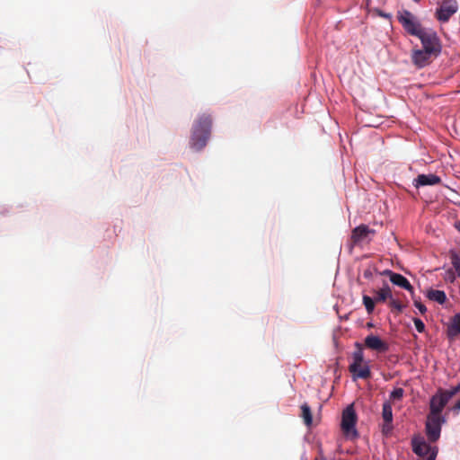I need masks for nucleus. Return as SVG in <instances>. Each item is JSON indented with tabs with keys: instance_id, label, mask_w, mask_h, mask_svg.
Instances as JSON below:
<instances>
[{
	"instance_id": "f257e3e1",
	"label": "nucleus",
	"mask_w": 460,
	"mask_h": 460,
	"mask_svg": "<svg viewBox=\"0 0 460 460\" xmlns=\"http://www.w3.org/2000/svg\"><path fill=\"white\" fill-rule=\"evenodd\" d=\"M212 118L209 114H201L194 121L190 146L196 151L202 150L210 137Z\"/></svg>"
},
{
	"instance_id": "f03ea898",
	"label": "nucleus",
	"mask_w": 460,
	"mask_h": 460,
	"mask_svg": "<svg viewBox=\"0 0 460 460\" xmlns=\"http://www.w3.org/2000/svg\"><path fill=\"white\" fill-rule=\"evenodd\" d=\"M398 22L407 34L419 38L426 30L418 18L408 10H401L396 14Z\"/></svg>"
},
{
	"instance_id": "7ed1b4c3",
	"label": "nucleus",
	"mask_w": 460,
	"mask_h": 460,
	"mask_svg": "<svg viewBox=\"0 0 460 460\" xmlns=\"http://www.w3.org/2000/svg\"><path fill=\"white\" fill-rule=\"evenodd\" d=\"M418 39L421 42L422 49L431 52L435 57L441 54V40L434 30L427 29Z\"/></svg>"
},
{
	"instance_id": "20e7f679",
	"label": "nucleus",
	"mask_w": 460,
	"mask_h": 460,
	"mask_svg": "<svg viewBox=\"0 0 460 460\" xmlns=\"http://www.w3.org/2000/svg\"><path fill=\"white\" fill-rule=\"evenodd\" d=\"M357 423V414L353 405H349L342 412L341 417V430L348 438H357L358 432L355 429Z\"/></svg>"
},
{
	"instance_id": "39448f33",
	"label": "nucleus",
	"mask_w": 460,
	"mask_h": 460,
	"mask_svg": "<svg viewBox=\"0 0 460 460\" xmlns=\"http://www.w3.org/2000/svg\"><path fill=\"white\" fill-rule=\"evenodd\" d=\"M445 422L442 416L428 415L426 421V435L429 442H436L441 432V426Z\"/></svg>"
},
{
	"instance_id": "423d86ee",
	"label": "nucleus",
	"mask_w": 460,
	"mask_h": 460,
	"mask_svg": "<svg viewBox=\"0 0 460 460\" xmlns=\"http://www.w3.org/2000/svg\"><path fill=\"white\" fill-rule=\"evenodd\" d=\"M376 231L367 225H360L352 230L350 240L353 245L368 243L375 235Z\"/></svg>"
},
{
	"instance_id": "0eeeda50",
	"label": "nucleus",
	"mask_w": 460,
	"mask_h": 460,
	"mask_svg": "<svg viewBox=\"0 0 460 460\" xmlns=\"http://www.w3.org/2000/svg\"><path fill=\"white\" fill-rule=\"evenodd\" d=\"M437 58L431 52L418 48L412 49L411 54L412 64L419 69L429 66Z\"/></svg>"
},
{
	"instance_id": "6e6552de",
	"label": "nucleus",
	"mask_w": 460,
	"mask_h": 460,
	"mask_svg": "<svg viewBox=\"0 0 460 460\" xmlns=\"http://www.w3.org/2000/svg\"><path fill=\"white\" fill-rule=\"evenodd\" d=\"M457 9L458 5L456 0H443L436 12V17L439 22H447L457 12Z\"/></svg>"
},
{
	"instance_id": "1a4fd4ad",
	"label": "nucleus",
	"mask_w": 460,
	"mask_h": 460,
	"mask_svg": "<svg viewBox=\"0 0 460 460\" xmlns=\"http://www.w3.org/2000/svg\"><path fill=\"white\" fill-rule=\"evenodd\" d=\"M448 402L447 399L444 396L442 393L438 390V392L434 394L429 402V415L433 416H441V411H443L444 407Z\"/></svg>"
},
{
	"instance_id": "9d476101",
	"label": "nucleus",
	"mask_w": 460,
	"mask_h": 460,
	"mask_svg": "<svg viewBox=\"0 0 460 460\" xmlns=\"http://www.w3.org/2000/svg\"><path fill=\"white\" fill-rule=\"evenodd\" d=\"M364 344L367 349L379 353L386 352L389 349V345L385 341L373 334L365 338Z\"/></svg>"
},
{
	"instance_id": "9b49d317",
	"label": "nucleus",
	"mask_w": 460,
	"mask_h": 460,
	"mask_svg": "<svg viewBox=\"0 0 460 460\" xmlns=\"http://www.w3.org/2000/svg\"><path fill=\"white\" fill-rule=\"evenodd\" d=\"M385 274L389 277V279L393 284L409 291L411 294V296H413V287L404 276L392 270H385Z\"/></svg>"
},
{
	"instance_id": "f8f14e48",
	"label": "nucleus",
	"mask_w": 460,
	"mask_h": 460,
	"mask_svg": "<svg viewBox=\"0 0 460 460\" xmlns=\"http://www.w3.org/2000/svg\"><path fill=\"white\" fill-rule=\"evenodd\" d=\"M412 451L419 456L424 457L431 454L435 447L428 445L423 438H413L411 440Z\"/></svg>"
},
{
	"instance_id": "ddd939ff",
	"label": "nucleus",
	"mask_w": 460,
	"mask_h": 460,
	"mask_svg": "<svg viewBox=\"0 0 460 460\" xmlns=\"http://www.w3.org/2000/svg\"><path fill=\"white\" fill-rule=\"evenodd\" d=\"M349 370L351 373L354 379H368L371 376V371L367 364H361L357 366L356 364H350Z\"/></svg>"
},
{
	"instance_id": "4468645a",
	"label": "nucleus",
	"mask_w": 460,
	"mask_h": 460,
	"mask_svg": "<svg viewBox=\"0 0 460 460\" xmlns=\"http://www.w3.org/2000/svg\"><path fill=\"white\" fill-rule=\"evenodd\" d=\"M447 337L454 340L460 334V314H456L451 317L447 329Z\"/></svg>"
},
{
	"instance_id": "2eb2a0df",
	"label": "nucleus",
	"mask_w": 460,
	"mask_h": 460,
	"mask_svg": "<svg viewBox=\"0 0 460 460\" xmlns=\"http://www.w3.org/2000/svg\"><path fill=\"white\" fill-rule=\"evenodd\" d=\"M415 187L437 185L441 182L440 177L436 174H420L415 180Z\"/></svg>"
},
{
	"instance_id": "dca6fc26",
	"label": "nucleus",
	"mask_w": 460,
	"mask_h": 460,
	"mask_svg": "<svg viewBox=\"0 0 460 460\" xmlns=\"http://www.w3.org/2000/svg\"><path fill=\"white\" fill-rule=\"evenodd\" d=\"M374 298L376 303L385 302L387 299L389 300L392 296V290L387 284H385L382 288L374 291Z\"/></svg>"
},
{
	"instance_id": "f3484780",
	"label": "nucleus",
	"mask_w": 460,
	"mask_h": 460,
	"mask_svg": "<svg viewBox=\"0 0 460 460\" xmlns=\"http://www.w3.org/2000/svg\"><path fill=\"white\" fill-rule=\"evenodd\" d=\"M428 297L430 300L436 301L440 305H443L447 301L446 293L442 290L430 289L428 291Z\"/></svg>"
},
{
	"instance_id": "a211bd4d",
	"label": "nucleus",
	"mask_w": 460,
	"mask_h": 460,
	"mask_svg": "<svg viewBox=\"0 0 460 460\" xmlns=\"http://www.w3.org/2000/svg\"><path fill=\"white\" fill-rule=\"evenodd\" d=\"M301 417L303 418L304 422L306 426H311L313 421V416L311 409L307 403H304L301 406Z\"/></svg>"
},
{
	"instance_id": "6ab92c4d",
	"label": "nucleus",
	"mask_w": 460,
	"mask_h": 460,
	"mask_svg": "<svg viewBox=\"0 0 460 460\" xmlns=\"http://www.w3.org/2000/svg\"><path fill=\"white\" fill-rule=\"evenodd\" d=\"M382 417L385 422H393V410L392 405L389 402H385L383 404Z\"/></svg>"
},
{
	"instance_id": "aec40b11",
	"label": "nucleus",
	"mask_w": 460,
	"mask_h": 460,
	"mask_svg": "<svg viewBox=\"0 0 460 460\" xmlns=\"http://www.w3.org/2000/svg\"><path fill=\"white\" fill-rule=\"evenodd\" d=\"M363 305L367 312V314H372L375 309V298H372L367 295H364L362 297Z\"/></svg>"
},
{
	"instance_id": "412c9836",
	"label": "nucleus",
	"mask_w": 460,
	"mask_h": 460,
	"mask_svg": "<svg viewBox=\"0 0 460 460\" xmlns=\"http://www.w3.org/2000/svg\"><path fill=\"white\" fill-rule=\"evenodd\" d=\"M450 261L457 276L460 278V256L456 252H452L450 253Z\"/></svg>"
},
{
	"instance_id": "4be33fe9",
	"label": "nucleus",
	"mask_w": 460,
	"mask_h": 460,
	"mask_svg": "<svg viewBox=\"0 0 460 460\" xmlns=\"http://www.w3.org/2000/svg\"><path fill=\"white\" fill-rule=\"evenodd\" d=\"M357 346L358 347L356 351L353 352V362L351 364H356L357 366L363 364L364 362V356L362 349L360 348L359 344L357 343Z\"/></svg>"
},
{
	"instance_id": "5701e85b",
	"label": "nucleus",
	"mask_w": 460,
	"mask_h": 460,
	"mask_svg": "<svg viewBox=\"0 0 460 460\" xmlns=\"http://www.w3.org/2000/svg\"><path fill=\"white\" fill-rule=\"evenodd\" d=\"M389 306L392 308V309H394L396 310L398 313H401L402 312L403 308H404V305L398 300L394 299L393 297V295L391 296V298L389 299Z\"/></svg>"
},
{
	"instance_id": "b1692460",
	"label": "nucleus",
	"mask_w": 460,
	"mask_h": 460,
	"mask_svg": "<svg viewBox=\"0 0 460 460\" xmlns=\"http://www.w3.org/2000/svg\"><path fill=\"white\" fill-rule=\"evenodd\" d=\"M439 391H440V393H442L444 394V396L449 402V400L460 391V385L456 386V387H454V388H452V389H450V390H442V389H440Z\"/></svg>"
},
{
	"instance_id": "393cba45",
	"label": "nucleus",
	"mask_w": 460,
	"mask_h": 460,
	"mask_svg": "<svg viewBox=\"0 0 460 460\" xmlns=\"http://www.w3.org/2000/svg\"><path fill=\"white\" fill-rule=\"evenodd\" d=\"M404 390L401 387L394 389L390 394V399L393 401H399L403 397Z\"/></svg>"
},
{
	"instance_id": "a878e982",
	"label": "nucleus",
	"mask_w": 460,
	"mask_h": 460,
	"mask_svg": "<svg viewBox=\"0 0 460 460\" xmlns=\"http://www.w3.org/2000/svg\"><path fill=\"white\" fill-rule=\"evenodd\" d=\"M413 323H414L416 330L419 332H423L425 331V324L420 318H414Z\"/></svg>"
},
{
	"instance_id": "bb28decb",
	"label": "nucleus",
	"mask_w": 460,
	"mask_h": 460,
	"mask_svg": "<svg viewBox=\"0 0 460 460\" xmlns=\"http://www.w3.org/2000/svg\"><path fill=\"white\" fill-rule=\"evenodd\" d=\"M393 429V422H385L382 426V433L385 436H388Z\"/></svg>"
},
{
	"instance_id": "cd10ccee",
	"label": "nucleus",
	"mask_w": 460,
	"mask_h": 460,
	"mask_svg": "<svg viewBox=\"0 0 460 460\" xmlns=\"http://www.w3.org/2000/svg\"><path fill=\"white\" fill-rule=\"evenodd\" d=\"M412 298L414 300V305L419 309V311L421 314H424L427 312L426 306L422 303H420L419 300L415 299L414 296H412Z\"/></svg>"
},
{
	"instance_id": "c85d7f7f",
	"label": "nucleus",
	"mask_w": 460,
	"mask_h": 460,
	"mask_svg": "<svg viewBox=\"0 0 460 460\" xmlns=\"http://www.w3.org/2000/svg\"><path fill=\"white\" fill-rule=\"evenodd\" d=\"M438 455V448H434L431 454L426 457L424 460H435Z\"/></svg>"
},
{
	"instance_id": "c756f323",
	"label": "nucleus",
	"mask_w": 460,
	"mask_h": 460,
	"mask_svg": "<svg viewBox=\"0 0 460 460\" xmlns=\"http://www.w3.org/2000/svg\"><path fill=\"white\" fill-rule=\"evenodd\" d=\"M447 274L449 275L451 282H453L455 280V273L451 270H449L447 271Z\"/></svg>"
},
{
	"instance_id": "7c9ffc66",
	"label": "nucleus",
	"mask_w": 460,
	"mask_h": 460,
	"mask_svg": "<svg viewBox=\"0 0 460 460\" xmlns=\"http://www.w3.org/2000/svg\"><path fill=\"white\" fill-rule=\"evenodd\" d=\"M454 410H456V411L460 410V400L455 404Z\"/></svg>"
},
{
	"instance_id": "2f4dec72",
	"label": "nucleus",
	"mask_w": 460,
	"mask_h": 460,
	"mask_svg": "<svg viewBox=\"0 0 460 460\" xmlns=\"http://www.w3.org/2000/svg\"><path fill=\"white\" fill-rule=\"evenodd\" d=\"M455 226H456V228L460 232V221H457V222L455 224Z\"/></svg>"
},
{
	"instance_id": "473e14b6",
	"label": "nucleus",
	"mask_w": 460,
	"mask_h": 460,
	"mask_svg": "<svg viewBox=\"0 0 460 460\" xmlns=\"http://www.w3.org/2000/svg\"><path fill=\"white\" fill-rule=\"evenodd\" d=\"M413 1L418 3V2H420V0H413Z\"/></svg>"
},
{
	"instance_id": "72a5a7b5",
	"label": "nucleus",
	"mask_w": 460,
	"mask_h": 460,
	"mask_svg": "<svg viewBox=\"0 0 460 460\" xmlns=\"http://www.w3.org/2000/svg\"><path fill=\"white\" fill-rule=\"evenodd\" d=\"M306 460V459H305Z\"/></svg>"
}]
</instances>
